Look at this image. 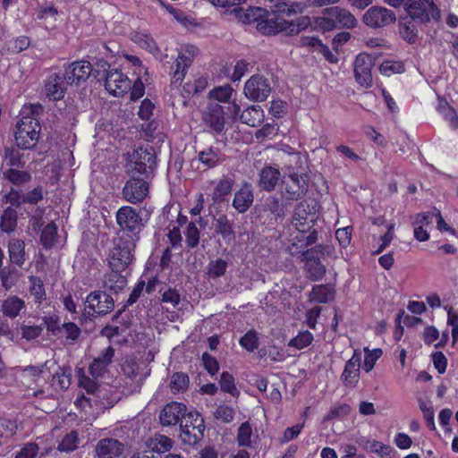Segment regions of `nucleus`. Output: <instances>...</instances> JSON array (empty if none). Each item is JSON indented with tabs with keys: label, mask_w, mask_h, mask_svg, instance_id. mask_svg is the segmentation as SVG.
<instances>
[{
	"label": "nucleus",
	"mask_w": 458,
	"mask_h": 458,
	"mask_svg": "<svg viewBox=\"0 0 458 458\" xmlns=\"http://www.w3.org/2000/svg\"><path fill=\"white\" fill-rule=\"evenodd\" d=\"M157 168V157L153 147H140L131 156L127 165L130 176H140L152 180Z\"/></svg>",
	"instance_id": "f257e3e1"
},
{
	"label": "nucleus",
	"mask_w": 458,
	"mask_h": 458,
	"mask_svg": "<svg viewBox=\"0 0 458 458\" xmlns=\"http://www.w3.org/2000/svg\"><path fill=\"white\" fill-rule=\"evenodd\" d=\"M41 125L33 116H21L16 125L14 140L21 149H33L39 140Z\"/></svg>",
	"instance_id": "f03ea898"
},
{
	"label": "nucleus",
	"mask_w": 458,
	"mask_h": 458,
	"mask_svg": "<svg viewBox=\"0 0 458 458\" xmlns=\"http://www.w3.org/2000/svg\"><path fill=\"white\" fill-rule=\"evenodd\" d=\"M135 242L122 237L114 241V247L107 257L110 269L125 270L129 267L133 259Z\"/></svg>",
	"instance_id": "7ed1b4c3"
},
{
	"label": "nucleus",
	"mask_w": 458,
	"mask_h": 458,
	"mask_svg": "<svg viewBox=\"0 0 458 458\" xmlns=\"http://www.w3.org/2000/svg\"><path fill=\"white\" fill-rule=\"evenodd\" d=\"M205 422L197 411H189L180 424V438L183 444L194 445L204 436Z\"/></svg>",
	"instance_id": "20e7f679"
},
{
	"label": "nucleus",
	"mask_w": 458,
	"mask_h": 458,
	"mask_svg": "<svg viewBox=\"0 0 458 458\" xmlns=\"http://www.w3.org/2000/svg\"><path fill=\"white\" fill-rule=\"evenodd\" d=\"M405 11L411 20L422 24L439 21L441 18L440 10L433 0H411L405 4Z\"/></svg>",
	"instance_id": "39448f33"
},
{
	"label": "nucleus",
	"mask_w": 458,
	"mask_h": 458,
	"mask_svg": "<svg viewBox=\"0 0 458 458\" xmlns=\"http://www.w3.org/2000/svg\"><path fill=\"white\" fill-rule=\"evenodd\" d=\"M116 222L122 231L131 234L130 240L132 241L140 239L139 233L145 226L140 212L130 206H123L117 210Z\"/></svg>",
	"instance_id": "423d86ee"
},
{
	"label": "nucleus",
	"mask_w": 458,
	"mask_h": 458,
	"mask_svg": "<svg viewBox=\"0 0 458 458\" xmlns=\"http://www.w3.org/2000/svg\"><path fill=\"white\" fill-rule=\"evenodd\" d=\"M198 53V47L193 45H184L182 47L177 58L170 67L172 84L177 86L182 83L185 78L188 68L191 65Z\"/></svg>",
	"instance_id": "0eeeda50"
},
{
	"label": "nucleus",
	"mask_w": 458,
	"mask_h": 458,
	"mask_svg": "<svg viewBox=\"0 0 458 458\" xmlns=\"http://www.w3.org/2000/svg\"><path fill=\"white\" fill-rule=\"evenodd\" d=\"M114 308V301L106 291L91 292L85 301V312L89 317L105 316Z\"/></svg>",
	"instance_id": "6e6552de"
},
{
	"label": "nucleus",
	"mask_w": 458,
	"mask_h": 458,
	"mask_svg": "<svg viewBox=\"0 0 458 458\" xmlns=\"http://www.w3.org/2000/svg\"><path fill=\"white\" fill-rule=\"evenodd\" d=\"M395 13L386 7L373 5L362 16L363 23L371 29H381L395 22Z\"/></svg>",
	"instance_id": "1a4fd4ad"
},
{
	"label": "nucleus",
	"mask_w": 458,
	"mask_h": 458,
	"mask_svg": "<svg viewBox=\"0 0 458 458\" xmlns=\"http://www.w3.org/2000/svg\"><path fill=\"white\" fill-rule=\"evenodd\" d=\"M149 181L140 176H131L122 191L123 199L132 204L142 202L148 194Z\"/></svg>",
	"instance_id": "9d476101"
},
{
	"label": "nucleus",
	"mask_w": 458,
	"mask_h": 458,
	"mask_svg": "<svg viewBox=\"0 0 458 458\" xmlns=\"http://www.w3.org/2000/svg\"><path fill=\"white\" fill-rule=\"evenodd\" d=\"M225 106L218 103H209L202 113V121L210 132L220 135L225 127Z\"/></svg>",
	"instance_id": "9b49d317"
},
{
	"label": "nucleus",
	"mask_w": 458,
	"mask_h": 458,
	"mask_svg": "<svg viewBox=\"0 0 458 458\" xmlns=\"http://www.w3.org/2000/svg\"><path fill=\"white\" fill-rule=\"evenodd\" d=\"M257 29L264 35H276L280 32L293 34L299 31L293 22L282 19L275 13L270 14L268 12L261 22L257 25Z\"/></svg>",
	"instance_id": "f8f14e48"
},
{
	"label": "nucleus",
	"mask_w": 458,
	"mask_h": 458,
	"mask_svg": "<svg viewBox=\"0 0 458 458\" xmlns=\"http://www.w3.org/2000/svg\"><path fill=\"white\" fill-rule=\"evenodd\" d=\"M270 93L271 86L268 80L259 74L252 75L244 85V94L252 101H265Z\"/></svg>",
	"instance_id": "ddd939ff"
},
{
	"label": "nucleus",
	"mask_w": 458,
	"mask_h": 458,
	"mask_svg": "<svg viewBox=\"0 0 458 458\" xmlns=\"http://www.w3.org/2000/svg\"><path fill=\"white\" fill-rule=\"evenodd\" d=\"M313 209L314 207H310L307 201H301L296 206L292 224L298 232L308 233L314 226L317 216Z\"/></svg>",
	"instance_id": "4468645a"
},
{
	"label": "nucleus",
	"mask_w": 458,
	"mask_h": 458,
	"mask_svg": "<svg viewBox=\"0 0 458 458\" xmlns=\"http://www.w3.org/2000/svg\"><path fill=\"white\" fill-rule=\"evenodd\" d=\"M93 72V66L89 61L81 60L70 64L64 71V78L69 85H81Z\"/></svg>",
	"instance_id": "2eb2a0df"
},
{
	"label": "nucleus",
	"mask_w": 458,
	"mask_h": 458,
	"mask_svg": "<svg viewBox=\"0 0 458 458\" xmlns=\"http://www.w3.org/2000/svg\"><path fill=\"white\" fill-rule=\"evenodd\" d=\"M125 451V444L114 437L99 439L95 445L98 458H119Z\"/></svg>",
	"instance_id": "dca6fc26"
},
{
	"label": "nucleus",
	"mask_w": 458,
	"mask_h": 458,
	"mask_svg": "<svg viewBox=\"0 0 458 458\" xmlns=\"http://www.w3.org/2000/svg\"><path fill=\"white\" fill-rule=\"evenodd\" d=\"M373 61L369 55L359 54L354 62V76L356 81L366 89L372 86L371 68Z\"/></svg>",
	"instance_id": "f3484780"
},
{
	"label": "nucleus",
	"mask_w": 458,
	"mask_h": 458,
	"mask_svg": "<svg viewBox=\"0 0 458 458\" xmlns=\"http://www.w3.org/2000/svg\"><path fill=\"white\" fill-rule=\"evenodd\" d=\"M187 407L182 403L171 402L165 404L159 412V421L162 426L176 425L187 414Z\"/></svg>",
	"instance_id": "a211bd4d"
},
{
	"label": "nucleus",
	"mask_w": 458,
	"mask_h": 458,
	"mask_svg": "<svg viewBox=\"0 0 458 458\" xmlns=\"http://www.w3.org/2000/svg\"><path fill=\"white\" fill-rule=\"evenodd\" d=\"M104 81L106 89L115 97L123 96L131 89V81L116 69L107 72Z\"/></svg>",
	"instance_id": "6ab92c4d"
},
{
	"label": "nucleus",
	"mask_w": 458,
	"mask_h": 458,
	"mask_svg": "<svg viewBox=\"0 0 458 458\" xmlns=\"http://www.w3.org/2000/svg\"><path fill=\"white\" fill-rule=\"evenodd\" d=\"M284 191L286 199L289 200H298L301 199L308 191V182L303 175L290 174L287 180H283Z\"/></svg>",
	"instance_id": "aec40b11"
},
{
	"label": "nucleus",
	"mask_w": 458,
	"mask_h": 458,
	"mask_svg": "<svg viewBox=\"0 0 458 458\" xmlns=\"http://www.w3.org/2000/svg\"><path fill=\"white\" fill-rule=\"evenodd\" d=\"M281 178L279 168L266 165L259 172L257 185L261 191L271 192L276 190Z\"/></svg>",
	"instance_id": "412c9836"
},
{
	"label": "nucleus",
	"mask_w": 458,
	"mask_h": 458,
	"mask_svg": "<svg viewBox=\"0 0 458 458\" xmlns=\"http://www.w3.org/2000/svg\"><path fill=\"white\" fill-rule=\"evenodd\" d=\"M322 13L332 16L336 21V28L353 29L358 24L355 16L348 9L340 6L327 7Z\"/></svg>",
	"instance_id": "4be33fe9"
},
{
	"label": "nucleus",
	"mask_w": 458,
	"mask_h": 458,
	"mask_svg": "<svg viewBox=\"0 0 458 458\" xmlns=\"http://www.w3.org/2000/svg\"><path fill=\"white\" fill-rule=\"evenodd\" d=\"M254 202V191L252 185L243 182L241 188L235 191L232 206L239 213H245Z\"/></svg>",
	"instance_id": "5701e85b"
},
{
	"label": "nucleus",
	"mask_w": 458,
	"mask_h": 458,
	"mask_svg": "<svg viewBox=\"0 0 458 458\" xmlns=\"http://www.w3.org/2000/svg\"><path fill=\"white\" fill-rule=\"evenodd\" d=\"M361 353L355 350L352 358L345 363L341 379L345 386L354 387L359 381Z\"/></svg>",
	"instance_id": "b1692460"
},
{
	"label": "nucleus",
	"mask_w": 458,
	"mask_h": 458,
	"mask_svg": "<svg viewBox=\"0 0 458 458\" xmlns=\"http://www.w3.org/2000/svg\"><path fill=\"white\" fill-rule=\"evenodd\" d=\"M66 81L64 74L52 73L45 82V91L50 100H60L64 97L66 91Z\"/></svg>",
	"instance_id": "393cba45"
},
{
	"label": "nucleus",
	"mask_w": 458,
	"mask_h": 458,
	"mask_svg": "<svg viewBox=\"0 0 458 458\" xmlns=\"http://www.w3.org/2000/svg\"><path fill=\"white\" fill-rule=\"evenodd\" d=\"M114 355V350L108 346L96 357L89 367V374L94 377H101L106 369V367L112 362Z\"/></svg>",
	"instance_id": "a878e982"
},
{
	"label": "nucleus",
	"mask_w": 458,
	"mask_h": 458,
	"mask_svg": "<svg viewBox=\"0 0 458 458\" xmlns=\"http://www.w3.org/2000/svg\"><path fill=\"white\" fill-rule=\"evenodd\" d=\"M233 93V88L230 85H225L222 87H217L212 89L208 95L210 98L219 101L227 103V106L225 108L228 110L230 114L235 118L240 113V106L235 102L229 103V99L231 98Z\"/></svg>",
	"instance_id": "bb28decb"
},
{
	"label": "nucleus",
	"mask_w": 458,
	"mask_h": 458,
	"mask_svg": "<svg viewBox=\"0 0 458 458\" xmlns=\"http://www.w3.org/2000/svg\"><path fill=\"white\" fill-rule=\"evenodd\" d=\"M124 270L111 269L110 272L105 274L102 285L106 291L111 293H117L122 291L127 284V279L122 273Z\"/></svg>",
	"instance_id": "cd10ccee"
},
{
	"label": "nucleus",
	"mask_w": 458,
	"mask_h": 458,
	"mask_svg": "<svg viewBox=\"0 0 458 458\" xmlns=\"http://www.w3.org/2000/svg\"><path fill=\"white\" fill-rule=\"evenodd\" d=\"M235 16L243 23L250 24L256 22L257 25L261 22L267 14V10L261 7H235L233 10Z\"/></svg>",
	"instance_id": "c85d7f7f"
},
{
	"label": "nucleus",
	"mask_w": 458,
	"mask_h": 458,
	"mask_svg": "<svg viewBox=\"0 0 458 458\" xmlns=\"http://www.w3.org/2000/svg\"><path fill=\"white\" fill-rule=\"evenodd\" d=\"M47 194L46 190L43 186L38 185L35 187L33 190L28 191L24 194H16V197H10V203L12 206L19 207L21 203L36 205L40 200L43 199L44 196Z\"/></svg>",
	"instance_id": "c756f323"
},
{
	"label": "nucleus",
	"mask_w": 458,
	"mask_h": 458,
	"mask_svg": "<svg viewBox=\"0 0 458 458\" xmlns=\"http://www.w3.org/2000/svg\"><path fill=\"white\" fill-rule=\"evenodd\" d=\"M198 158L207 169H211L222 164L225 155L218 148L210 147L199 151Z\"/></svg>",
	"instance_id": "7c9ffc66"
},
{
	"label": "nucleus",
	"mask_w": 458,
	"mask_h": 458,
	"mask_svg": "<svg viewBox=\"0 0 458 458\" xmlns=\"http://www.w3.org/2000/svg\"><path fill=\"white\" fill-rule=\"evenodd\" d=\"M25 308V301L21 298L12 295L3 301L1 311L4 317L13 319L17 318Z\"/></svg>",
	"instance_id": "2f4dec72"
},
{
	"label": "nucleus",
	"mask_w": 458,
	"mask_h": 458,
	"mask_svg": "<svg viewBox=\"0 0 458 458\" xmlns=\"http://www.w3.org/2000/svg\"><path fill=\"white\" fill-rule=\"evenodd\" d=\"M234 185V180L229 175H223L216 182L213 192L212 199L216 203H220L225 200V198L229 196L233 191Z\"/></svg>",
	"instance_id": "473e14b6"
},
{
	"label": "nucleus",
	"mask_w": 458,
	"mask_h": 458,
	"mask_svg": "<svg viewBox=\"0 0 458 458\" xmlns=\"http://www.w3.org/2000/svg\"><path fill=\"white\" fill-rule=\"evenodd\" d=\"M414 21H417L411 20L409 15L399 19L398 27L400 36L409 44H415L419 37V30Z\"/></svg>",
	"instance_id": "72a5a7b5"
},
{
	"label": "nucleus",
	"mask_w": 458,
	"mask_h": 458,
	"mask_svg": "<svg viewBox=\"0 0 458 458\" xmlns=\"http://www.w3.org/2000/svg\"><path fill=\"white\" fill-rule=\"evenodd\" d=\"M264 118L263 109L259 106L254 105L244 109L240 115V121L251 127L260 125Z\"/></svg>",
	"instance_id": "f704fd0d"
},
{
	"label": "nucleus",
	"mask_w": 458,
	"mask_h": 458,
	"mask_svg": "<svg viewBox=\"0 0 458 458\" xmlns=\"http://www.w3.org/2000/svg\"><path fill=\"white\" fill-rule=\"evenodd\" d=\"M10 261L21 267L26 260L25 242L20 239H13L8 244Z\"/></svg>",
	"instance_id": "c9c22d12"
},
{
	"label": "nucleus",
	"mask_w": 458,
	"mask_h": 458,
	"mask_svg": "<svg viewBox=\"0 0 458 458\" xmlns=\"http://www.w3.org/2000/svg\"><path fill=\"white\" fill-rule=\"evenodd\" d=\"M72 369L70 366L58 367L52 377V386L58 390H66L72 383Z\"/></svg>",
	"instance_id": "e433bc0d"
},
{
	"label": "nucleus",
	"mask_w": 458,
	"mask_h": 458,
	"mask_svg": "<svg viewBox=\"0 0 458 458\" xmlns=\"http://www.w3.org/2000/svg\"><path fill=\"white\" fill-rule=\"evenodd\" d=\"M215 233L221 235L225 241L233 240L235 237L233 223L228 219L227 216L220 215L216 219Z\"/></svg>",
	"instance_id": "4c0bfd02"
},
{
	"label": "nucleus",
	"mask_w": 458,
	"mask_h": 458,
	"mask_svg": "<svg viewBox=\"0 0 458 458\" xmlns=\"http://www.w3.org/2000/svg\"><path fill=\"white\" fill-rule=\"evenodd\" d=\"M3 177L16 186H22L31 180V174L20 168H8L3 172Z\"/></svg>",
	"instance_id": "58836bf2"
},
{
	"label": "nucleus",
	"mask_w": 458,
	"mask_h": 458,
	"mask_svg": "<svg viewBox=\"0 0 458 458\" xmlns=\"http://www.w3.org/2000/svg\"><path fill=\"white\" fill-rule=\"evenodd\" d=\"M310 6L308 3L303 2H280L275 4L276 12L291 16L297 13H302Z\"/></svg>",
	"instance_id": "ea45409f"
},
{
	"label": "nucleus",
	"mask_w": 458,
	"mask_h": 458,
	"mask_svg": "<svg viewBox=\"0 0 458 458\" xmlns=\"http://www.w3.org/2000/svg\"><path fill=\"white\" fill-rule=\"evenodd\" d=\"M17 226V212L11 207L3 211L0 219V228L3 232L10 233L16 229Z\"/></svg>",
	"instance_id": "a19ab883"
},
{
	"label": "nucleus",
	"mask_w": 458,
	"mask_h": 458,
	"mask_svg": "<svg viewBox=\"0 0 458 458\" xmlns=\"http://www.w3.org/2000/svg\"><path fill=\"white\" fill-rule=\"evenodd\" d=\"M190 385V377L184 372H174L171 376L169 387L173 394L184 393Z\"/></svg>",
	"instance_id": "79ce46f5"
},
{
	"label": "nucleus",
	"mask_w": 458,
	"mask_h": 458,
	"mask_svg": "<svg viewBox=\"0 0 458 458\" xmlns=\"http://www.w3.org/2000/svg\"><path fill=\"white\" fill-rule=\"evenodd\" d=\"M266 208L276 219L284 218L286 216V203L276 196H269L266 199Z\"/></svg>",
	"instance_id": "37998d69"
},
{
	"label": "nucleus",
	"mask_w": 458,
	"mask_h": 458,
	"mask_svg": "<svg viewBox=\"0 0 458 458\" xmlns=\"http://www.w3.org/2000/svg\"><path fill=\"white\" fill-rule=\"evenodd\" d=\"M311 294L315 301L327 303L335 298V290L330 284H320L312 288Z\"/></svg>",
	"instance_id": "c03bdc74"
},
{
	"label": "nucleus",
	"mask_w": 458,
	"mask_h": 458,
	"mask_svg": "<svg viewBox=\"0 0 458 458\" xmlns=\"http://www.w3.org/2000/svg\"><path fill=\"white\" fill-rule=\"evenodd\" d=\"M30 293L34 297L35 302L41 303L46 300V290L43 281L40 277L35 276H29Z\"/></svg>",
	"instance_id": "a18cd8bd"
},
{
	"label": "nucleus",
	"mask_w": 458,
	"mask_h": 458,
	"mask_svg": "<svg viewBox=\"0 0 458 458\" xmlns=\"http://www.w3.org/2000/svg\"><path fill=\"white\" fill-rule=\"evenodd\" d=\"M174 445V441L165 436V435H157L151 439L150 448L151 454L153 452L157 454H165L169 452Z\"/></svg>",
	"instance_id": "49530a36"
},
{
	"label": "nucleus",
	"mask_w": 458,
	"mask_h": 458,
	"mask_svg": "<svg viewBox=\"0 0 458 458\" xmlns=\"http://www.w3.org/2000/svg\"><path fill=\"white\" fill-rule=\"evenodd\" d=\"M57 239V226L55 223H49L41 232L40 242L45 249L52 248Z\"/></svg>",
	"instance_id": "de8ad7c7"
},
{
	"label": "nucleus",
	"mask_w": 458,
	"mask_h": 458,
	"mask_svg": "<svg viewBox=\"0 0 458 458\" xmlns=\"http://www.w3.org/2000/svg\"><path fill=\"white\" fill-rule=\"evenodd\" d=\"M20 278V273L15 268L4 267L0 268V279L2 286L5 290L11 289L14 286Z\"/></svg>",
	"instance_id": "09e8293b"
},
{
	"label": "nucleus",
	"mask_w": 458,
	"mask_h": 458,
	"mask_svg": "<svg viewBox=\"0 0 458 458\" xmlns=\"http://www.w3.org/2000/svg\"><path fill=\"white\" fill-rule=\"evenodd\" d=\"M239 344L246 351L254 352L259 346L258 332L254 329L249 330L241 337Z\"/></svg>",
	"instance_id": "8fccbe9b"
},
{
	"label": "nucleus",
	"mask_w": 458,
	"mask_h": 458,
	"mask_svg": "<svg viewBox=\"0 0 458 458\" xmlns=\"http://www.w3.org/2000/svg\"><path fill=\"white\" fill-rule=\"evenodd\" d=\"M228 267V263L223 259H216L211 260L208 265V275L212 279H216L223 276Z\"/></svg>",
	"instance_id": "3c124183"
},
{
	"label": "nucleus",
	"mask_w": 458,
	"mask_h": 458,
	"mask_svg": "<svg viewBox=\"0 0 458 458\" xmlns=\"http://www.w3.org/2000/svg\"><path fill=\"white\" fill-rule=\"evenodd\" d=\"M305 270L308 274V278L311 281H318L326 274V267L321 263L320 259L305 263Z\"/></svg>",
	"instance_id": "603ef678"
},
{
	"label": "nucleus",
	"mask_w": 458,
	"mask_h": 458,
	"mask_svg": "<svg viewBox=\"0 0 458 458\" xmlns=\"http://www.w3.org/2000/svg\"><path fill=\"white\" fill-rule=\"evenodd\" d=\"M185 236V243L188 248L194 249L199 243V231L196 223L191 221L188 223L183 232Z\"/></svg>",
	"instance_id": "864d4df0"
},
{
	"label": "nucleus",
	"mask_w": 458,
	"mask_h": 458,
	"mask_svg": "<svg viewBox=\"0 0 458 458\" xmlns=\"http://www.w3.org/2000/svg\"><path fill=\"white\" fill-rule=\"evenodd\" d=\"M219 385L223 392L228 393L234 397L239 395L240 392L235 386L234 377L231 373L224 371L220 376Z\"/></svg>",
	"instance_id": "5fc2aeb1"
},
{
	"label": "nucleus",
	"mask_w": 458,
	"mask_h": 458,
	"mask_svg": "<svg viewBox=\"0 0 458 458\" xmlns=\"http://www.w3.org/2000/svg\"><path fill=\"white\" fill-rule=\"evenodd\" d=\"M369 448L370 452L377 454L381 458H394L397 454V452L392 446L377 440H373Z\"/></svg>",
	"instance_id": "6e6d98bb"
},
{
	"label": "nucleus",
	"mask_w": 458,
	"mask_h": 458,
	"mask_svg": "<svg viewBox=\"0 0 458 458\" xmlns=\"http://www.w3.org/2000/svg\"><path fill=\"white\" fill-rule=\"evenodd\" d=\"M23 155L17 149L6 148L4 151V160L10 168H23L25 162L22 160Z\"/></svg>",
	"instance_id": "4d7b16f0"
},
{
	"label": "nucleus",
	"mask_w": 458,
	"mask_h": 458,
	"mask_svg": "<svg viewBox=\"0 0 458 458\" xmlns=\"http://www.w3.org/2000/svg\"><path fill=\"white\" fill-rule=\"evenodd\" d=\"M61 333L64 334L65 338L70 344H73L80 338L81 330L73 322H64L61 325Z\"/></svg>",
	"instance_id": "13d9d810"
},
{
	"label": "nucleus",
	"mask_w": 458,
	"mask_h": 458,
	"mask_svg": "<svg viewBox=\"0 0 458 458\" xmlns=\"http://www.w3.org/2000/svg\"><path fill=\"white\" fill-rule=\"evenodd\" d=\"M313 335L308 331L300 332L295 337L290 340L288 346L301 350L309 346L313 341Z\"/></svg>",
	"instance_id": "bf43d9fd"
},
{
	"label": "nucleus",
	"mask_w": 458,
	"mask_h": 458,
	"mask_svg": "<svg viewBox=\"0 0 458 458\" xmlns=\"http://www.w3.org/2000/svg\"><path fill=\"white\" fill-rule=\"evenodd\" d=\"M79 435L75 430L67 434L58 445V450L61 452H72L78 447Z\"/></svg>",
	"instance_id": "052dcab7"
},
{
	"label": "nucleus",
	"mask_w": 458,
	"mask_h": 458,
	"mask_svg": "<svg viewBox=\"0 0 458 458\" xmlns=\"http://www.w3.org/2000/svg\"><path fill=\"white\" fill-rule=\"evenodd\" d=\"M252 428L248 421L241 424L237 433V443L240 446H250Z\"/></svg>",
	"instance_id": "680f3d73"
},
{
	"label": "nucleus",
	"mask_w": 458,
	"mask_h": 458,
	"mask_svg": "<svg viewBox=\"0 0 458 458\" xmlns=\"http://www.w3.org/2000/svg\"><path fill=\"white\" fill-rule=\"evenodd\" d=\"M213 415L216 420H221L224 423H230L233 420L235 412L231 406L222 403L216 407Z\"/></svg>",
	"instance_id": "e2e57ef3"
},
{
	"label": "nucleus",
	"mask_w": 458,
	"mask_h": 458,
	"mask_svg": "<svg viewBox=\"0 0 458 458\" xmlns=\"http://www.w3.org/2000/svg\"><path fill=\"white\" fill-rule=\"evenodd\" d=\"M21 334L23 338H25L28 341L34 340L38 337H39L43 332V326L35 325V326H29V325H21Z\"/></svg>",
	"instance_id": "0e129e2a"
},
{
	"label": "nucleus",
	"mask_w": 458,
	"mask_h": 458,
	"mask_svg": "<svg viewBox=\"0 0 458 458\" xmlns=\"http://www.w3.org/2000/svg\"><path fill=\"white\" fill-rule=\"evenodd\" d=\"M43 324L47 331L53 335L57 336L61 334V326L59 325V318L57 316H45L42 318Z\"/></svg>",
	"instance_id": "69168bd1"
},
{
	"label": "nucleus",
	"mask_w": 458,
	"mask_h": 458,
	"mask_svg": "<svg viewBox=\"0 0 458 458\" xmlns=\"http://www.w3.org/2000/svg\"><path fill=\"white\" fill-rule=\"evenodd\" d=\"M17 430V424L15 421L0 419V438H7L15 434Z\"/></svg>",
	"instance_id": "338daca9"
},
{
	"label": "nucleus",
	"mask_w": 458,
	"mask_h": 458,
	"mask_svg": "<svg viewBox=\"0 0 458 458\" xmlns=\"http://www.w3.org/2000/svg\"><path fill=\"white\" fill-rule=\"evenodd\" d=\"M38 450L37 444L28 443L18 452L15 458H35Z\"/></svg>",
	"instance_id": "774afa93"
}]
</instances>
